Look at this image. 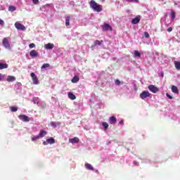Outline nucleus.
<instances>
[{
  "mask_svg": "<svg viewBox=\"0 0 180 180\" xmlns=\"http://www.w3.org/2000/svg\"><path fill=\"white\" fill-rule=\"evenodd\" d=\"M89 4L90 5L91 8L94 10V11H96L97 13L103 11V6L97 4L94 0H91Z\"/></svg>",
  "mask_w": 180,
  "mask_h": 180,
  "instance_id": "obj_1",
  "label": "nucleus"
},
{
  "mask_svg": "<svg viewBox=\"0 0 180 180\" xmlns=\"http://www.w3.org/2000/svg\"><path fill=\"white\" fill-rule=\"evenodd\" d=\"M2 45L3 47H4L6 49L11 50V45L9 43V40L8 39L7 37H5L2 40Z\"/></svg>",
  "mask_w": 180,
  "mask_h": 180,
  "instance_id": "obj_2",
  "label": "nucleus"
},
{
  "mask_svg": "<svg viewBox=\"0 0 180 180\" xmlns=\"http://www.w3.org/2000/svg\"><path fill=\"white\" fill-rule=\"evenodd\" d=\"M150 95H151L150 93L145 91H142V93L139 94V97L142 100H144L145 98L150 97Z\"/></svg>",
  "mask_w": 180,
  "mask_h": 180,
  "instance_id": "obj_3",
  "label": "nucleus"
},
{
  "mask_svg": "<svg viewBox=\"0 0 180 180\" xmlns=\"http://www.w3.org/2000/svg\"><path fill=\"white\" fill-rule=\"evenodd\" d=\"M31 77L32 79L33 84L38 85L39 84V79L37 76L34 72L31 73Z\"/></svg>",
  "mask_w": 180,
  "mask_h": 180,
  "instance_id": "obj_4",
  "label": "nucleus"
},
{
  "mask_svg": "<svg viewBox=\"0 0 180 180\" xmlns=\"http://www.w3.org/2000/svg\"><path fill=\"white\" fill-rule=\"evenodd\" d=\"M148 89L153 94H157L159 91V89L154 85L148 86Z\"/></svg>",
  "mask_w": 180,
  "mask_h": 180,
  "instance_id": "obj_5",
  "label": "nucleus"
},
{
  "mask_svg": "<svg viewBox=\"0 0 180 180\" xmlns=\"http://www.w3.org/2000/svg\"><path fill=\"white\" fill-rule=\"evenodd\" d=\"M18 118L20 120H22V122H28L29 121H30V119L29 118V117L25 115H18Z\"/></svg>",
  "mask_w": 180,
  "mask_h": 180,
  "instance_id": "obj_6",
  "label": "nucleus"
},
{
  "mask_svg": "<svg viewBox=\"0 0 180 180\" xmlns=\"http://www.w3.org/2000/svg\"><path fill=\"white\" fill-rule=\"evenodd\" d=\"M15 28L18 29V30L25 31V30H26L25 27L23 25H22V24L18 22H16L15 23Z\"/></svg>",
  "mask_w": 180,
  "mask_h": 180,
  "instance_id": "obj_7",
  "label": "nucleus"
},
{
  "mask_svg": "<svg viewBox=\"0 0 180 180\" xmlns=\"http://www.w3.org/2000/svg\"><path fill=\"white\" fill-rule=\"evenodd\" d=\"M108 123L110 124L114 125L115 124L117 123V118L115 116H111L110 117L108 118Z\"/></svg>",
  "mask_w": 180,
  "mask_h": 180,
  "instance_id": "obj_8",
  "label": "nucleus"
},
{
  "mask_svg": "<svg viewBox=\"0 0 180 180\" xmlns=\"http://www.w3.org/2000/svg\"><path fill=\"white\" fill-rule=\"evenodd\" d=\"M30 56L32 58H38L39 57V53L36 50H32L30 52Z\"/></svg>",
  "mask_w": 180,
  "mask_h": 180,
  "instance_id": "obj_9",
  "label": "nucleus"
},
{
  "mask_svg": "<svg viewBox=\"0 0 180 180\" xmlns=\"http://www.w3.org/2000/svg\"><path fill=\"white\" fill-rule=\"evenodd\" d=\"M69 142L74 144V143H78L79 142V139L77 137H75L72 139H70Z\"/></svg>",
  "mask_w": 180,
  "mask_h": 180,
  "instance_id": "obj_10",
  "label": "nucleus"
},
{
  "mask_svg": "<svg viewBox=\"0 0 180 180\" xmlns=\"http://www.w3.org/2000/svg\"><path fill=\"white\" fill-rule=\"evenodd\" d=\"M141 18L139 17H136L135 18H133L131 20L132 25H137L139 22H140Z\"/></svg>",
  "mask_w": 180,
  "mask_h": 180,
  "instance_id": "obj_11",
  "label": "nucleus"
},
{
  "mask_svg": "<svg viewBox=\"0 0 180 180\" xmlns=\"http://www.w3.org/2000/svg\"><path fill=\"white\" fill-rule=\"evenodd\" d=\"M54 48V44L51 43H49L46 45H45V49L46 50H52Z\"/></svg>",
  "mask_w": 180,
  "mask_h": 180,
  "instance_id": "obj_12",
  "label": "nucleus"
},
{
  "mask_svg": "<svg viewBox=\"0 0 180 180\" xmlns=\"http://www.w3.org/2000/svg\"><path fill=\"white\" fill-rule=\"evenodd\" d=\"M16 80V77H13V76H8L7 77V82H13Z\"/></svg>",
  "mask_w": 180,
  "mask_h": 180,
  "instance_id": "obj_13",
  "label": "nucleus"
},
{
  "mask_svg": "<svg viewBox=\"0 0 180 180\" xmlns=\"http://www.w3.org/2000/svg\"><path fill=\"white\" fill-rule=\"evenodd\" d=\"M84 167H86V169L94 171V169L92 166V165H90L89 163L86 162L84 164Z\"/></svg>",
  "mask_w": 180,
  "mask_h": 180,
  "instance_id": "obj_14",
  "label": "nucleus"
},
{
  "mask_svg": "<svg viewBox=\"0 0 180 180\" xmlns=\"http://www.w3.org/2000/svg\"><path fill=\"white\" fill-rule=\"evenodd\" d=\"M47 135V131H44V130H41L40 131L39 134V136L40 138H43L45 137Z\"/></svg>",
  "mask_w": 180,
  "mask_h": 180,
  "instance_id": "obj_15",
  "label": "nucleus"
},
{
  "mask_svg": "<svg viewBox=\"0 0 180 180\" xmlns=\"http://www.w3.org/2000/svg\"><path fill=\"white\" fill-rule=\"evenodd\" d=\"M79 77L77 75L75 76L72 78V79H71V82H72L73 84H76V83L79 82Z\"/></svg>",
  "mask_w": 180,
  "mask_h": 180,
  "instance_id": "obj_16",
  "label": "nucleus"
},
{
  "mask_svg": "<svg viewBox=\"0 0 180 180\" xmlns=\"http://www.w3.org/2000/svg\"><path fill=\"white\" fill-rule=\"evenodd\" d=\"M104 31H108V30H112V28L109 24H105L103 27L102 28Z\"/></svg>",
  "mask_w": 180,
  "mask_h": 180,
  "instance_id": "obj_17",
  "label": "nucleus"
},
{
  "mask_svg": "<svg viewBox=\"0 0 180 180\" xmlns=\"http://www.w3.org/2000/svg\"><path fill=\"white\" fill-rule=\"evenodd\" d=\"M103 43V40H101V41H99V40H96V41H94V46H93L92 47L97 46H101V45H102Z\"/></svg>",
  "mask_w": 180,
  "mask_h": 180,
  "instance_id": "obj_18",
  "label": "nucleus"
},
{
  "mask_svg": "<svg viewBox=\"0 0 180 180\" xmlns=\"http://www.w3.org/2000/svg\"><path fill=\"white\" fill-rule=\"evenodd\" d=\"M71 20L70 15H67L65 18V25L66 27L70 26V20Z\"/></svg>",
  "mask_w": 180,
  "mask_h": 180,
  "instance_id": "obj_19",
  "label": "nucleus"
},
{
  "mask_svg": "<svg viewBox=\"0 0 180 180\" xmlns=\"http://www.w3.org/2000/svg\"><path fill=\"white\" fill-rule=\"evenodd\" d=\"M172 91L174 94H179V89H178V88L176 86H172Z\"/></svg>",
  "mask_w": 180,
  "mask_h": 180,
  "instance_id": "obj_20",
  "label": "nucleus"
},
{
  "mask_svg": "<svg viewBox=\"0 0 180 180\" xmlns=\"http://www.w3.org/2000/svg\"><path fill=\"white\" fill-rule=\"evenodd\" d=\"M68 96L69 97V98L72 101H74L76 99V96L75 95H74L72 92H70L68 94Z\"/></svg>",
  "mask_w": 180,
  "mask_h": 180,
  "instance_id": "obj_21",
  "label": "nucleus"
},
{
  "mask_svg": "<svg viewBox=\"0 0 180 180\" xmlns=\"http://www.w3.org/2000/svg\"><path fill=\"white\" fill-rule=\"evenodd\" d=\"M174 68H176L177 70H180V61H174Z\"/></svg>",
  "mask_w": 180,
  "mask_h": 180,
  "instance_id": "obj_22",
  "label": "nucleus"
},
{
  "mask_svg": "<svg viewBox=\"0 0 180 180\" xmlns=\"http://www.w3.org/2000/svg\"><path fill=\"white\" fill-rule=\"evenodd\" d=\"M5 68H8L7 63H0V70H4Z\"/></svg>",
  "mask_w": 180,
  "mask_h": 180,
  "instance_id": "obj_23",
  "label": "nucleus"
},
{
  "mask_svg": "<svg viewBox=\"0 0 180 180\" xmlns=\"http://www.w3.org/2000/svg\"><path fill=\"white\" fill-rule=\"evenodd\" d=\"M46 141L49 144H54L56 143L54 138H50V139H47Z\"/></svg>",
  "mask_w": 180,
  "mask_h": 180,
  "instance_id": "obj_24",
  "label": "nucleus"
},
{
  "mask_svg": "<svg viewBox=\"0 0 180 180\" xmlns=\"http://www.w3.org/2000/svg\"><path fill=\"white\" fill-rule=\"evenodd\" d=\"M49 67H51V65L49 63H44L41 66V70L49 68Z\"/></svg>",
  "mask_w": 180,
  "mask_h": 180,
  "instance_id": "obj_25",
  "label": "nucleus"
},
{
  "mask_svg": "<svg viewBox=\"0 0 180 180\" xmlns=\"http://www.w3.org/2000/svg\"><path fill=\"white\" fill-rule=\"evenodd\" d=\"M50 124H51V126H52L53 127L56 128V126H59V125H60V123H59V122L56 123V122H51Z\"/></svg>",
  "mask_w": 180,
  "mask_h": 180,
  "instance_id": "obj_26",
  "label": "nucleus"
},
{
  "mask_svg": "<svg viewBox=\"0 0 180 180\" xmlns=\"http://www.w3.org/2000/svg\"><path fill=\"white\" fill-rule=\"evenodd\" d=\"M16 9H17L16 7H15L13 6H11L8 7V11L13 12V11H15Z\"/></svg>",
  "mask_w": 180,
  "mask_h": 180,
  "instance_id": "obj_27",
  "label": "nucleus"
},
{
  "mask_svg": "<svg viewBox=\"0 0 180 180\" xmlns=\"http://www.w3.org/2000/svg\"><path fill=\"white\" fill-rule=\"evenodd\" d=\"M170 15H172V19L174 20L176 18V13L174 10H172V12H170Z\"/></svg>",
  "mask_w": 180,
  "mask_h": 180,
  "instance_id": "obj_28",
  "label": "nucleus"
},
{
  "mask_svg": "<svg viewBox=\"0 0 180 180\" xmlns=\"http://www.w3.org/2000/svg\"><path fill=\"white\" fill-rule=\"evenodd\" d=\"M140 56H141V53L139 52L137 50H135L134 51V57L140 58Z\"/></svg>",
  "mask_w": 180,
  "mask_h": 180,
  "instance_id": "obj_29",
  "label": "nucleus"
},
{
  "mask_svg": "<svg viewBox=\"0 0 180 180\" xmlns=\"http://www.w3.org/2000/svg\"><path fill=\"white\" fill-rule=\"evenodd\" d=\"M10 108L11 112H17L18 109V108L16 106H11Z\"/></svg>",
  "mask_w": 180,
  "mask_h": 180,
  "instance_id": "obj_30",
  "label": "nucleus"
},
{
  "mask_svg": "<svg viewBox=\"0 0 180 180\" xmlns=\"http://www.w3.org/2000/svg\"><path fill=\"white\" fill-rule=\"evenodd\" d=\"M102 126H103L104 129H107L109 128V124L107 122L102 123Z\"/></svg>",
  "mask_w": 180,
  "mask_h": 180,
  "instance_id": "obj_31",
  "label": "nucleus"
},
{
  "mask_svg": "<svg viewBox=\"0 0 180 180\" xmlns=\"http://www.w3.org/2000/svg\"><path fill=\"white\" fill-rule=\"evenodd\" d=\"M40 138L41 137L39 136H34V137L32 138V141H35L37 140H39V139H40Z\"/></svg>",
  "mask_w": 180,
  "mask_h": 180,
  "instance_id": "obj_32",
  "label": "nucleus"
},
{
  "mask_svg": "<svg viewBox=\"0 0 180 180\" xmlns=\"http://www.w3.org/2000/svg\"><path fill=\"white\" fill-rule=\"evenodd\" d=\"M5 79V75H1L0 73V82H3Z\"/></svg>",
  "mask_w": 180,
  "mask_h": 180,
  "instance_id": "obj_33",
  "label": "nucleus"
},
{
  "mask_svg": "<svg viewBox=\"0 0 180 180\" xmlns=\"http://www.w3.org/2000/svg\"><path fill=\"white\" fill-rule=\"evenodd\" d=\"M143 36H145L146 39H148L150 37V35L147 32H143Z\"/></svg>",
  "mask_w": 180,
  "mask_h": 180,
  "instance_id": "obj_34",
  "label": "nucleus"
},
{
  "mask_svg": "<svg viewBox=\"0 0 180 180\" xmlns=\"http://www.w3.org/2000/svg\"><path fill=\"white\" fill-rule=\"evenodd\" d=\"M35 47H36V45L34 43L30 44V45H29L30 49H34Z\"/></svg>",
  "mask_w": 180,
  "mask_h": 180,
  "instance_id": "obj_35",
  "label": "nucleus"
},
{
  "mask_svg": "<svg viewBox=\"0 0 180 180\" xmlns=\"http://www.w3.org/2000/svg\"><path fill=\"white\" fill-rule=\"evenodd\" d=\"M115 84H117V85H120V84H121L120 80H118V79L115 80Z\"/></svg>",
  "mask_w": 180,
  "mask_h": 180,
  "instance_id": "obj_36",
  "label": "nucleus"
},
{
  "mask_svg": "<svg viewBox=\"0 0 180 180\" xmlns=\"http://www.w3.org/2000/svg\"><path fill=\"white\" fill-rule=\"evenodd\" d=\"M33 4L37 5L39 4V0H32Z\"/></svg>",
  "mask_w": 180,
  "mask_h": 180,
  "instance_id": "obj_37",
  "label": "nucleus"
},
{
  "mask_svg": "<svg viewBox=\"0 0 180 180\" xmlns=\"http://www.w3.org/2000/svg\"><path fill=\"white\" fill-rule=\"evenodd\" d=\"M118 124L119 125H123L124 124V120H121V121L119 122Z\"/></svg>",
  "mask_w": 180,
  "mask_h": 180,
  "instance_id": "obj_38",
  "label": "nucleus"
},
{
  "mask_svg": "<svg viewBox=\"0 0 180 180\" xmlns=\"http://www.w3.org/2000/svg\"><path fill=\"white\" fill-rule=\"evenodd\" d=\"M172 30H173V28L172 27H170L167 28V32H172Z\"/></svg>",
  "mask_w": 180,
  "mask_h": 180,
  "instance_id": "obj_39",
  "label": "nucleus"
},
{
  "mask_svg": "<svg viewBox=\"0 0 180 180\" xmlns=\"http://www.w3.org/2000/svg\"><path fill=\"white\" fill-rule=\"evenodd\" d=\"M166 96H167V97L169 98V99H172V98H173V97H172L171 95H169V94H167Z\"/></svg>",
  "mask_w": 180,
  "mask_h": 180,
  "instance_id": "obj_40",
  "label": "nucleus"
},
{
  "mask_svg": "<svg viewBox=\"0 0 180 180\" xmlns=\"http://www.w3.org/2000/svg\"><path fill=\"white\" fill-rule=\"evenodd\" d=\"M133 164H134L135 166L139 165V163L138 162H133Z\"/></svg>",
  "mask_w": 180,
  "mask_h": 180,
  "instance_id": "obj_41",
  "label": "nucleus"
},
{
  "mask_svg": "<svg viewBox=\"0 0 180 180\" xmlns=\"http://www.w3.org/2000/svg\"><path fill=\"white\" fill-rule=\"evenodd\" d=\"M0 25H4V22L3 20H0Z\"/></svg>",
  "mask_w": 180,
  "mask_h": 180,
  "instance_id": "obj_42",
  "label": "nucleus"
},
{
  "mask_svg": "<svg viewBox=\"0 0 180 180\" xmlns=\"http://www.w3.org/2000/svg\"><path fill=\"white\" fill-rule=\"evenodd\" d=\"M48 144H49V143L47 142V141L43 142L44 146H46V145H48Z\"/></svg>",
  "mask_w": 180,
  "mask_h": 180,
  "instance_id": "obj_43",
  "label": "nucleus"
},
{
  "mask_svg": "<svg viewBox=\"0 0 180 180\" xmlns=\"http://www.w3.org/2000/svg\"><path fill=\"white\" fill-rule=\"evenodd\" d=\"M127 1H136L137 0H127Z\"/></svg>",
  "mask_w": 180,
  "mask_h": 180,
  "instance_id": "obj_44",
  "label": "nucleus"
}]
</instances>
